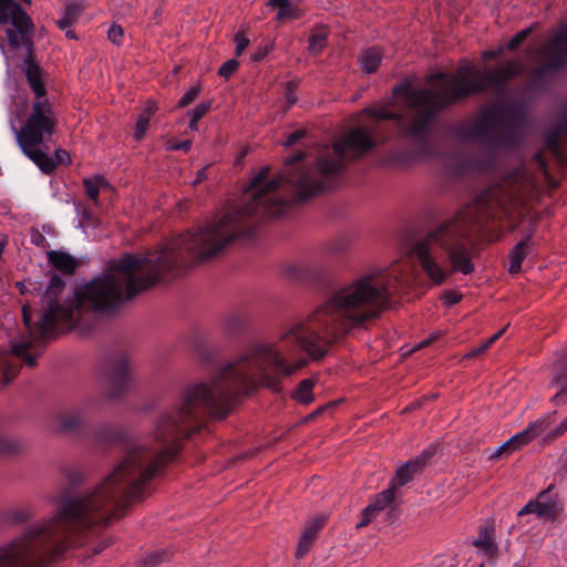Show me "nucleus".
Listing matches in <instances>:
<instances>
[{
    "label": "nucleus",
    "mask_w": 567,
    "mask_h": 567,
    "mask_svg": "<svg viewBox=\"0 0 567 567\" xmlns=\"http://www.w3.org/2000/svg\"><path fill=\"white\" fill-rule=\"evenodd\" d=\"M190 141H185V142H182V143H176V144H172L169 146L171 150H183L185 152H188L190 150Z\"/></svg>",
    "instance_id": "49"
},
{
    "label": "nucleus",
    "mask_w": 567,
    "mask_h": 567,
    "mask_svg": "<svg viewBox=\"0 0 567 567\" xmlns=\"http://www.w3.org/2000/svg\"><path fill=\"white\" fill-rule=\"evenodd\" d=\"M127 506V452L99 484L64 497L55 514L0 546V567H31L62 553L64 542L118 517Z\"/></svg>",
    "instance_id": "3"
},
{
    "label": "nucleus",
    "mask_w": 567,
    "mask_h": 567,
    "mask_svg": "<svg viewBox=\"0 0 567 567\" xmlns=\"http://www.w3.org/2000/svg\"><path fill=\"white\" fill-rule=\"evenodd\" d=\"M238 66V61L235 59H230L219 68L218 74L227 79L237 71Z\"/></svg>",
    "instance_id": "33"
},
{
    "label": "nucleus",
    "mask_w": 567,
    "mask_h": 567,
    "mask_svg": "<svg viewBox=\"0 0 567 567\" xmlns=\"http://www.w3.org/2000/svg\"><path fill=\"white\" fill-rule=\"evenodd\" d=\"M297 269H298V267H297V266L291 265V266H288V267H287V272H288L290 276L295 277V278H300V276L297 274Z\"/></svg>",
    "instance_id": "53"
},
{
    "label": "nucleus",
    "mask_w": 567,
    "mask_h": 567,
    "mask_svg": "<svg viewBox=\"0 0 567 567\" xmlns=\"http://www.w3.org/2000/svg\"><path fill=\"white\" fill-rule=\"evenodd\" d=\"M382 61V51L379 48H370L363 51L361 68L367 74L374 73Z\"/></svg>",
    "instance_id": "20"
},
{
    "label": "nucleus",
    "mask_w": 567,
    "mask_h": 567,
    "mask_svg": "<svg viewBox=\"0 0 567 567\" xmlns=\"http://www.w3.org/2000/svg\"><path fill=\"white\" fill-rule=\"evenodd\" d=\"M204 177H205V171H204V169H202V171L198 173V176H197V178H196L195 183H199V182L202 181V178H204Z\"/></svg>",
    "instance_id": "59"
},
{
    "label": "nucleus",
    "mask_w": 567,
    "mask_h": 567,
    "mask_svg": "<svg viewBox=\"0 0 567 567\" xmlns=\"http://www.w3.org/2000/svg\"><path fill=\"white\" fill-rule=\"evenodd\" d=\"M481 567H483V566H481Z\"/></svg>",
    "instance_id": "61"
},
{
    "label": "nucleus",
    "mask_w": 567,
    "mask_h": 567,
    "mask_svg": "<svg viewBox=\"0 0 567 567\" xmlns=\"http://www.w3.org/2000/svg\"><path fill=\"white\" fill-rule=\"evenodd\" d=\"M195 353L198 360L205 363L213 361L217 355L215 348L204 342L196 344Z\"/></svg>",
    "instance_id": "30"
},
{
    "label": "nucleus",
    "mask_w": 567,
    "mask_h": 567,
    "mask_svg": "<svg viewBox=\"0 0 567 567\" xmlns=\"http://www.w3.org/2000/svg\"><path fill=\"white\" fill-rule=\"evenodd\" d=\"M296 85L293 83H289L286 92V101L289 106L293 105L297 102V95L295 93Z\"/></svg>",
    "instance_id": "43"
},
{
    "label": "nucleus",
    "mask_w": 567,
    "mask_h": 567,
    "mask_svg": "<svg viewBox=\"0 0 567 567\" xmlns=\"http://www.w3.org/2000/svg\"><path fill=\"white\" fill-rule=\"evenodd\" d=\"M31 518V513L27 509L17 511L13 513V519L16 522H24Z\"/></svg>",
    "instance_id": "47"
},
{
    "label": "nucleus",
    "mask_w": 567,
    "mask_h": 567,
    "mask_svg": "<svg viewBox=\"0 0 567 567\" xmlns=\"http://www.w3.org/2000/svg\"><path fill=\"white\" fill-rule=\"evenodd\" d=\"M84 187L87 197L95 203L101 190L110 187L109 183L101 176L84 179Z\"/></svg>",
    "instance_id": "24"
},
{
    "label": "nucleus",
    "mask_w": 567,
    "mask_h": 567,
    "mask_svg": "<svg viewBox=\"0 0 567 567\" xmlns=\"http://www.w3.org/2000/svg\"><path fill=\"white\" fill-rule=\"evenodd\" d=\"M549 385L557 389L550 401L557 405L565 404L567 402V375L555 373Z\"/></svg>",
    "instance_id": "22"
},
{
    "label": "nucleus",
    "mask_w": 567,
    "mask_h": 567,
    "mask_svg": "<svg viewBox=\"0 0 567 567\" xmlns=\"http://www.w3.org/2000/svg\"><path fill=\"white\" fill-rule=\"evenodd\" d=\"M11 22L14 29H7L10 45L20 47L32 29L30 17L13 0H0V23Z\"/></svg>",
    "instance_id": "10"
},
{
    "label": "nucleus",
    "mask_w": 567,
    "mask_h": 567,
    "mask_svg": "<svg viewBox=\"0 0 567 567\" xmlns=\"http://www.w3.org/2000/svg\"><path fill=\"white\" fill-rule=\"evenodd\" d=\"M305 136V132L302 130H297L293 133H291L284 145L286 147L295 145L299 140H301Z\"/></svg>",
    "instance_id": "42"
},
{
    "label": "nucleus",
    "mask_w": 567,
    "mask_h": 567,
    "mask_svg": "<svg viewBox=\"0 0 567 567\" xmlns=\"http://www.w3.org/2000/svg\"><path fill=\"white\" fill-rule=\"evenodd\" d=\"M567 431V416L559 423V425L550 433L553 439L563 435Z\"/></svg>",
    "instance_id": "46"
},
{
    "label": "nucleus",
    "mask_w": 567,
    "mask_h": 567,
    "mask_svg": "<svg viewBox=\"0 0 567 567\" xmlns=\"http://www.w3.org/2000/svg\"><path fill=\"white\" fill-rule=\"evenodd\" d=\"M131 361L121 355L112 360L100 375L104 395L107 399H118L126 393L131 382Z\"/></svg>",
    "instance_id": "9"
},
{
    "label": "nucleus",
    "mask_w": 567,
    "mask_h": 567,
    "mask_svg": "<svg viewBox=\"0 0 567 567\" xmlns=\"http://www.w3.org/2000/svg\"><path fill=\"white\" fill-rule=\"evenodd\" d=\"M25 64V76L35 94V101L23 124L18 128L11 121L10 126L22 153L43 173L49 174L54 171L56 164H66L71 157L66 151L56 150L55 158H52L43 150L56 130L58 116L45 97L40 68L31 61H27Z\"/></svg>",
    "instance_id": "5"
},
{
    "label": "nucleus",
    "mask_w": 567,
    "mask_h": 567,
    "mask_svg": "<svg viewBox=\"0 0 567 567\" xmlns=\"http://www.w3.org/2000/svg\"><path fill=\"white\" fill-rule=\"evenodd\" d=\"M530 32V29H524L519 32H517L507 43V49L509 51H513L515 49H517L522 43L523 41L527 38V35L529 34Z\"/></svg>",
    "instance_id": "34"
},
{
    "label": "nucleus",
    "mask_w": 567,
    "mask_h": 567,
    "mask_svg": "<svg viewBox=\"0 0 567 567\" xmlns=\"http://www.w3.org/2000/svg\"><path fill=\"white\" fill-rule=\"evenodd\" d=\"M514 452V449L512 446V443H509V440H507L505 443H503L501 446H498L494 452L489 454L491 460H495L501 457L504 454H511Z\"/></svg>",
    "instance_id": "38"
},
{
    "label": "nucleus",
    "mask_w": 567,
    "mask_h": 567,
    "mask_svg": "<svg viewBox=\"0 0 567 567\" xmlns=\"http://www.w3.org/2000/svg\"><path fill=\"white\" fill-rule=\"evenodd\" d=\"M403 270L375 268L357 278V326L379 317L400 289Z\"/></svg>",
    "instance_id": "7"
},
{
    "label": "nucleus",
    "mask_w": 567,
    "mask_h": 567,
    "mask_svg": "<svg viewBox=\"0 0 567 567\" xmlns=\"http://www.w3.org/2000/svg\"><path fill=\"white\" fill-rule=\"evenodd\" d=\"M16 286L22 295L29 291V288L25 286L24 282L18 281Z\"/></svg>",
    "instance_id": "55"
},
{
    "label": "nucleus",
    "mask_w": 567,
    "mask_h": 567,
    "mask_svg": "<svg viewBox=\"0 0 567 567\" xmlns=\"http://www.w3.org/2000/svg\"><path fill=\"white\" fill-rule=\"evenodd\" d=\"M555 373L567 375V348L556 354L554 362V374Z\"/></svg>",
    "instance_id": "32"
},
{
    "label": "nucleus",
    "mask_w": 567,
    "mask_h": 567,
    "mask_svg": "<svg viewBox=\"0 0 567 567\" xmlns=\"http://www.w3.org/2000/svg\"><path fill=\"white\" fill-rule=\"evenodd\" d=\"M554 485L539 492L535 499L529 501L519 512L518 516L536 514L540 519L555 522L564 512V505L558 494H553Z\"/></svg>",
    "instance_id": "12"
},
{
    "label": "nucleus",
    "mask_w": 567,
    "mask_h": 567,
    "mask_svg": "<svg viewBox=\"0 0 567 567\" xmlns=\"http://www.w3.org/2000/svg\"><path fill=\"white\" fill-rule=\"evenodd\" d=\"M379 512H375L371 504L367 506L362 512V519L359 524H357V527L368 525L371 518L374 517Z\"/></svg>",
    "instance_id": "40"
},
{
    "label": "nucleus",
    "mask_w": 567,
    "mask_h": 567,
    "mask_svg": "<svg viewBox=\"0 0 567 567\" xmlns=\"http://www.w3.org/2000/svg\"><path fill=\"white\" fill-rule=\"evenodd\" d=\"M288 174L270 176L268 167L260 169L246 188L249 200L243 208L227 210L217 220L173 239L158 251L123 256L92 280L78 286L62 301L60 296L65 282L59 276H52L42 296L41 320L32 326L29 307H22L29 338L13 343L12 353L27 365L34 367L39 353H30L29 350L54 329L89 331L94 326L96 313L114 311L123 302L157 284L164 274L176 266L193 259L204 261L212 258L234 240L247 235L251 216L258 213L269 216L284 214L287 207L286 183L295 187L298 198L302 200L324 190V182L312 171Z\"/></svg>",
    "instance_id": "1"
},
{
    "label": "nucleus",
    "mask_w": 567,
    "mask_h": 567,
    "mask_svg": "<svg viewBox=\"0 0 567 567\" xmlns=\"http://www.w3.org/2000/svg\"><path fill=\"white\" fill-rule=\"evenodd\" d=\"M528 59L542 63L532 74V81L544 75L548 70L558 69L567 62V23L544 47L527 50Z\"/></svg>",
    "instance_id": "8"
},
{
    "label": "nucleus",
    "mask_w": 567,
    "mask_h": 567,
    "mask_svg": "<svg viewBox=\"0 0 567 567\" xmlns=\"http://www.w3.org/2000/svg\"><path fill=\"white\" fill-rule=\"evenodd\" d=\"M328 31L326 28H318L309 38V51L312 54H319L327 44Z\"/></svg>",
    "instance_id": "26"
},
{
    "label": "nucleus",
    "mask_w": 567,
    "mask_h": 567,
    "mask_svg": "<svg viewBox=\"0 0 567 567\" xmlns=\"http://www.w3.org/2000/svg\"><path fill=\"white\" fill-rule=\"evenodd\" d=\"M502 52H503V48H498L497 50L485 51V52H483V58L486 60L496 59L501 55Z\"/></svg>",
    "instance_id": "50"
},
{
    "label": "nucleus",
    "mask_w": 567,
    "mask_h": 567,
    "mask_svg": "<svg viewBox=\"0 0 567 567\" xmlns=\"http://www.w3.org/2000/svg\"><path fill=\"white\" fill-rule=\"evenodd\" d=\"M154 113H155V105L153 103L148 102L146 104L145 109L143 110V112L140 114L137 122H136V127H135V133H134V136L136 140H142L144 137V135L147 131L151 117L153 116Z\"/></svg>",
    "instance_id": "23"
},
{
    "label": "nucleus",
    "mask_w": 567,
    "mask_h": 567,
    "mask_svg": "<svg viewBox=\"0 0 567 567\" xmlns=\"http://www.w3.org/2000/svg\"><path fill=\"white\" fill-rule=\"evenodd\" d=\"M508 326L504 327L503 329H501L499 331H497L496 333H494L485 343L486 346L489 348L495 341H497L503 334L504 332L506 331Z\"/></svg>",
    "instance_id": "51"
},
{
    "label": "nucleus",
    "mask_w": 567,
    "mask_h": 567,
    "mask_svg": "<svg viewBox=\"0 0 567 567\" xmlns=\"http://www.w3.org/2000/svg\"><path fill=\"white\" fill-rule=\"evenodd\" d=\"M538 173L548 176L543 152L532 163L502 169L473 203L413 240L411 254L432 285L442 286L456 272L475 271L472 231L489 219L522 217L536 195Z\"/></svg>",
    "instance_id": "2"
},
{
    "label": "nucleus",
    "mask_w": 567,
    "mask_h": 567,
    "mask_svg": "<svg viewBox=\"0 0 567 567\" xmlns=\"http://www.w3.org/2000/svg\"><path fill=\"white\" fill-rule=\"evenodd\" d=\"M488 349V347L486 346V343L484 342L481 347H477V348H474L472 349L466 355L465 358H474V357H477L482 353H484L486 350Z\"/></svg>",
    "instance_id": "48"
},
{
    "label": "nucleus",
    "mask_w": 567,
    "mask_h": 567,
    "mask_svg": "<svg viewBox=\"0 0 567 567\" xmlns=\"http://www.w3.org/2000/svg\"><path fill=\"white\" fill-rule=\"evenodd\" d=\"M269 7L278 8V19H292L298 17L297 8L289 0H268Z\"/></svg>",
    "instance_id": "27"
},
{
    "label": "nucleus",
    "mask_w": 567,
    "mask_h": 567,
    "mask_svg": "<svg viewBox=\"0 0 567 567\" xmlns=\"http://www.w3.org/2000/svg\"><path fill=\"white\" fill-rule=\"evenodd\" d=\"M550 425V416L546 415L542 419L530 422L527 427L518 432L509 439V443L514 451L522 449L532 442L535 437L540 435Z\"/></svg>",
    "instance_id": "16"
},
{
    "label": "nucleus",
    "mask_w": 567,
    "mask_h": 567,
    "mask_svg": "<svg viewBox=\"0 0 567 567\" xmlns=\"http://www.w3.org/2000/svg\"><path fill=\"white\" fill-rule=\"evenodd\" d=\"M107 37L113 43L120 44L123 38V29L120 25L113 24L107 31Z\"/></svg>",
    "instance_id": "39"
},
{
    "label": "nucleus",
    "mask_w": 567,
    "mask_h": 567,
    "mask_svg": "<svg viewBox=\"0 0 567 567\" xmlns=\"http://www.w3.org/2000/svg\"><path fill=\"white\" fill-rule=\"evenodd\" d=\"M528 113L526 101H503L457 123L453 133L463 141H481L496 148L517 147L527 131Z\"/></svg>",
    "instance_id": "6"
},
{
    "label": "nucleus",
    "mask_w": 567,
    "mask_h": 567,
    "mask_svg": "<svg viewBox=\"0 0 567 567\" xmlns=\"http://www.w3.org/2000/svg\"><path fill=\"white\" fill-rule=\"evenodd\" d=\"M168 557L167 551L165 550H156L147 554L143 559V565L145 567H155L159 565L162 561L166 560Z\"/></svg>",
    "instance_id": "31"
},
{
    "label": "nucleus",
    "mask_w": 567,
    "mask_h": 567,
    "mask_svg": "<svg viewBox=\"0 0 567 567\" xmlns=\"http://www.w3.org/2000/svg\"><path fill=\"white\" fill-rule=\"evenodd\" d=\"M208 103H202L197 105L190 113V116L195 118V121H199L209 110Z\"/></svg>",
    "instance_id": "41"
},
{
    "label": "nucleus",
    "mask_w": 567,
    "mask_h": 567,
    "mask_svg": "<svg viewBox=\"0 0 567 567\" xmlns=\"http://www.w3.org/2000/svg\"><path fill=\"white\" fill-rule=\"evenodd\" d=\"M429 343H430V340H424V341H422V342L420 343V346H419V347H424V346H426V344H429Z\"/></svg>",
    "instance_id": "60"
},
{
    "label": "nucleus",
    "mask_w": 567,
    "mask_h": 567,
    "mask_svg": "<svg viewBox=\"0 0 567 567\" xmlns=\"http://www.w3.org/2000/svg\"><path fill=\"white\" fill-rule=\"evenodd\" d=\"M326 517L317 516L309 519L303 528V532L299 538L298 546L296 549V557L302 558L307 555L313 540L316 539L319 530L324 526Z\"/></svg>",
    "instance_id": "17"
},
{
    "label": "nucleus",
    "mask_w": 567,
    "mask_h": 567,
    "mask_svg": "<svg viewBox=\"0 0 567 567\" xmlns=\"http://www.w3.org/2000/svg\"><path fill=\"white\" fill-rule=\"evenodd\" d=\"M332 250L333 251H341L343 249V245L341 244V241L338 239V240H334L332 243Z\"/></svg>",
    "instance_id": "56"
},
{
    "label": "nucleus",
    "mask_w": 567,
    "mask_h": 567,
    "mask_svg": "<svg viewBox=\"0 0 567 567\" xmlns=\"http://www.w3.org/2000/svg\"><path fill=\"white\" fill-rule=\"evenodd\" d=\"M374 146L371 136L361 127L357 126V157L367 153Z\"/></svg>",
    "instance_id": "28"
},
{
    "label": "nucleus",
    "mask_w": 567,
    "mask_h": 567,
    "mask_svg": "<svg viewBox=\"0 0 567 567\" xmlns=\"http://www.w3.org/2000/svg\"><path fill=\"white\" fill-rule=\"evenodd\" d=\"M546 150L560 163H567V102L563 104L555 125L546 133Z\"/></svg>",
    "instance_id": "14"
},
{
    "label": "nucleus",
    "mask_w": 567,
    "mask_h": 567,
    "mask_svg": "<svg viewBox=\"0 0 567 567\" xmlns=\"http://www.w3.org/2000/svg\"><path fill=\"white\" fill-rule=\"evenodd\" d=\"M394 491L395 488L390 486L389 488L384 489L382 493L378 495L375 501L371 504L375 512L380 513L393 502L395 496Z\"/></svg>",
    "instance_id": "29"
},
{
    "label": "nucleus",
    "mask_w": 567,
    "mask_h": 567,
    "mask_svg": "<svg viewBox=\"0 0 567 567\" xmlns=\"http://www.w3.org/2000/svg\"><path fill=\"white\" fill-rule=\"evenodd\" d=\"M533 248V243L529 237L520 240L516 244L512 250L509 251V266L508 272L511 275H516L522 270L523 260L530 254Z\"/></svg>",
    "instance_id": "18"
},
{
    "label": "nucleus",
    "mask_w": 567,
    "mask_h": 567,
    "mask_svg": "<svg viewBox=\"0 0 567 567\" xmlns=\"http://www.w3.org/2000/svg\"><path fill=\"white\" fill-rule=\"evenodd\" d=\"M354 147V131H348L331 148H324L318 159V173L321 177L333 178L344 168V154Z\"/></svg>",
    "instance_id": "11"
},
{
    "label": "nucleus",
    "mask_w": 567,
    "mask_h": 567,
    "mask_svg": "<svg viewBox=\"0 0 567 567\" xmlns=\"http://www.w3.org/2000/svg\"><path fill=\"white\" fill-rule=\"evenodd\" d=\"M234 41L236 43V54L240 55L245 51V49L248 47L249 39L247 38V35L243 31H239L235 35Z\"/></svg>",
    "instance_id": "36"
},
{
    "label": "nucleus",
    "mask_w": 567,
    "mask_h": 567,
    "mask_svg": "<svg viewBox=\"0 0 567 567\" xmlns=\"http://www.w3.org/2000/svg\"><path fill=\"white\" fill-rule=\"evenodd\" d=\"M197 122L198 121H195V118L190 116L189 128L193 131L197 130Z\"/></svg>",
    "instance_id": "57"
},
{
    "label": "nucleus",
    "mask_w": 567,
    "mask_h": 567,
    "mask_svg": "<svg viewBox=\"0 0 567 567\" xmlns=\"http://www.w3.org/2000/svg\"><path fill=\"white\" fill-rule=\"evenodd\" d=\"M303 157H305V153L303 152H297L292 157L287 159V165H291V164H295L297 162H300Z\"/></svg>",
    "instance_id": "52"
},
{
    "label": "nucleus",
    "mask_w": 567,
    "mask_h": 567,
    "mask_svg": "<svg viewBox=\"0 0 567 567\" xmlns=\"http://www.w3.org/2000/svg\"><path fill=\"white\" fill-rule=\"evenodd\" d=\"M462 299V295L455 290H446L442 295V300L446 306H453L460 302Z\"/></svg>",
    "instance_id": "37"
},
{
    "label": "nucleus",
    "mask_w": 567,
    "mask_h": 567,
    "mask_svg": "<svg viewBox=\"0 0 567 567\" xmlns=\"http://www.w3.org/2000/svg\"><path fill=\"white\" fill-rule=\"evenodd\" d=\"M476 547H483L485 549H489L493 546L491 538L485 535H480V537L474 542Z\"/></svg>",
    "instance_id": "44"
},
{
    "label": "nucleus",
    "mask_w": 567,
    "mask_h": 567,
    "mask_svg": "<svg viewBox=\"0 0 567 567\" xmlns=\"http://www.w3.org/2000/svg\"><path fill=\"white\" fill-rule=\"evenodd\" d=\"M87 423V413L84 408H74L65 411H56L49 415L47 426L59 434H76Z\"/></svg>",
    "instance_id": "13"
},
{
    "label": "nucleus",
    "mask_w": 567,
    "mask_h": 567,
    "mask_svg": "<svg viewBox=\"0 0 567 567\" xmlns=\"http://www.w3.org/2000/svg\"><path fill=\"white\" fill-rule=\"evenodd\" d=\"M271 50V45H266V47H262V48H259L257 49L254 53H252V59L255 61H260L262 60L268 53L269 51Z\"/></svg>",
    "instance_id": "45"
},
{
    "label": "nucleus",
    "mask_w": 567,
    "mask_h": 567,
    "mask_svg": "<svg viewBox=\"0 0 567 567\" xmlns=\"http://www.w3.org/2000/svg\"><path fill=\"white\" fill-rule=\"evenodd\" d=\"M64 31H65V35L68 38H71V39L75 38L74 32L72 30H70V28H66Z\"/></svg>",
    "instance_id": "58"
},
{
    "label": "nucleus",
    "mask_w": 567,
    "mask_h": 567,
    "mask_svg": "<svg viewBox=\"0 0 567 567\" xmlns=\"http://www.w3.org/2000/svg\"><path fill=\"white\" fill-rule=\"evenodd\" d=\"M48 258L53 267L64 274H72L78 266L76 260L71 255L63 251H49Z\"/></svg>",
    "instance_id": "19"
},
{
    "label": "nucleus",
    "mask_w": 567,
    "mask_h": 567,
    "mask_svg": "<svg viewBox=\"0 0 567 567\" xmlns=\"http://www.w3.org/2000/svg\"><path fill=\"white\" fill-rule=\"evenodd\" d=\"M84 10V6L80 2H71L66 6L64 14L56 21V25L61 30H65L73 25L80 18Z\"/></svg>",
    "instance_id": "21"
},
{
    "label": "nucleus",
    "mask_w": 567,
    "mask_h": 567,
    "mask_svg": "<svg viewBox=\"0 0 567 567\" xmlns=\"http://www.w3.org/2000/svg\"><path fill=\"white\" fill-rule=\"evenodd\" d=\"M200 89L199 86H193L190 87L178 101L179 107H185L188 104H190L199 94Z\"/></svg>",
    "instance_id": "35"
},
{
    "label": "nucleus",
    "mask_w": 567,
    "mask_h": 567,
    "mask_svg": "<svg viewBox=\"0 0 567 567\" xmlns=\"http://www.w3.org/2000/svg\"><path fill=\"white\" fill-rule=\"evenodd\" d=\"M14 377H16V371H9V370L4 371L6 383H9L12 379H14Z\"/></svg>",
    "instance_id": "54"
},
{
    "label": "nucleus",
    "mask_w": 567,
    "mask_h": 567,
    "mask_svg": "<svg viewBox=\"0 0 567 567\" xmlns=\"http://www.w3.org/2000/svg\"><path fill=\"white\" fill-rule=\"evenodd\" d=\"M313 385L315 381L312 379L302 380L293 392L292 398L302 404H309L313 400Z\"/></svg>",
    "instance_id": "25"
},
{
    "label": "nucleus",
    "mask_w": 567,
    "mask_h": 567,
    "mask_svg": "<svg viewBox=\"0 0 567 567\" xmlns=\"http://www.w3.org/2000/svg\"><path fill=\"white\" fill-rule=\"evenodd\" d=\"M524 69V64L518 60H507L487 72L478 71L472 63H465L453 73L437 72L430 75L429 87L416 90L410 83L396 86L394 94L404 103V115L380 109L374 112V116L380 120L399 121L403 135L412 142L414 157L432 156L436 154L437 145L432 135L431 124L437 113L487 87L501 91Z\"/></svg>",
    "instance_id": "4"
},
{
    "label": "nucleus",
    "mask_w": 567,
    "mask_h": 567,
    "mask_svg": "<svg viewBox=\"0 0 567 567\" xmlns=\"http://www.w3.org/2000/svg\"><path fill=\"white\" fill-rule=\"evenodd\" d=\"M432 455V451H424L421 455L408 461L402 466H400L395 472V476L391 481V486L396 488L409 483L414 477V475L425 466L426 461Z\"/></svg>",
    "instance_id": "15"
}]
</instances>
